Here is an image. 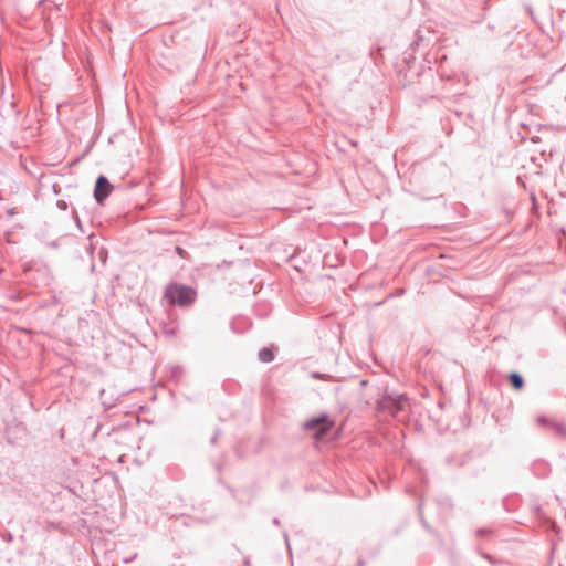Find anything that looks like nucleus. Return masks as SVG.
I'll return each instance as SVG.
<instances>
[{
  "label": "nucleus",
  "instance_id": "obj_1",
  "mask_svg": "<svg viewBox=\"0 0 566 566\" xmlns=\"http://www.w3.org/2000/svg\"><path fill=\"white\" fill-rule=\"evenodd\" d=\"M196 296L193 289L178 283L169 284L165 290V298L168 303L181 307L191 305Z\"/></svg>",
  "mask_w": 566,
  "mask_h": 566
},
{
  "label": "nucleus",
  "instance_id": "obj_2",
  "mask_svg": "<svg viewBox=\"0 0 566 566\" xmlns=\"http://www.w3.org/2000/svg\"><path fill=\"white\" fill-rule=\"evenodd\" d=\"M407 397L405 395L385 396L377 406L379 411L388 412L392 417H397L407 406Z\"/></svg>",
  "mask_w": 566,
  "mask_h": 566
},
{
  "label": "nucleus",
  "instance_id": "obj_3",
  "mask_svg": "<svg viewBox=\"0 0 566 566\" xmlns=\"http://www.w3.org/2000/svg\"><path fill=\"white\" fill-rule=\"evenodd\" d=\"M333 423L328 420L327 416L323 415L314 418L305 423V429L313 431L315 439L323 438L332 428Z\"/></svg>",
  "mask_w": 566,
  "mask_h": 566
},
{
  "label": "nucleus",
  "instance_id": "obj_4",
  "mask_svg": "<svg viewBox=\"0 0 566 566\" xmlns=\"http://www.w3.org/2000/svg\"><path fill=\"white\" fill-rule=\"evenodd\" d=\"M112 185L106 177L99 176L96 180L94 196L97 202H103L112 191Z\"/></svg>",
  "mask_w": 566,
  "mask_h": 566
},
{
  "label": "nucleus",
  "instance_id": "obj_5",
  "mask_svg": "<svg viewBox=\"0 0 566 566\" xmlns=\"http://www.w3.org/2000/svg\"><path fill=\"white\" fill-rule=\"evenodd\" d=\"M258 356L262 363H271L274 359L272 349L268 347L262 348Z\"/></svg>",
  "mask_w": 566,
  "mask_h": 566
},
{
  "label": "nucleus",
  "instance_id": "obj_6",
  "mask_svg": "<svg viewBox=\"0 0 566 566\" xmlns=\"http://www.w3.org/2000/svg\"><path fill=\"white\" fill-rule=\"evenodd\" d=\"M509 379L515 389H522L524 386L523 377L517 373H511Z\"/></svg>",
  "mask_w": 566,
  "mask_h": 566
},
{
  "label": "nucleus",
  "instance_id": "obj_7",
  "mask_svg": "<svg viewBox=\"0 0 566 566\" xmlns=\"http://www.w3.org/2000/svg\"><path fill=\"white\" fill-rule=\"evenodd\" d=\"M549 427L562 437H566V424L562 422H551Z\"/></svg>",
  "mask_w": 566,
  "mask_h": 566
},
{
  "label": "nucleus",
  "instance_id": "obj_8",
  "mask_svg": "<svg viewBox=\"0 0 566 566\" xmlns=\"http://www.w3.org/2000/svg\"><path fill=\"white\" fill-rule=\"evenodd\" d=\"M500 213L503 214L505 220H507V221H510L513 218V212L510 209H507V208H503L500 211Z\"/></svg>",
  "mask_w": 566,
  "mask_h": 566
},
{
  "label": "nucleus",
  "instance_id": "obj_9",
  "mask_svg": "<svg viewBox=\"0 0 566 566\" xmlns=\"http://www.w3.org/2000/svg\"><path fill=\"white\" fill-rule=\"evenodd\" d=\"M175 250H176V252H177V254H178L179 256H181V258H186L187 253H186V251H185L182 248H180V247H176V249H175Z\"/></svg>",
  "mask_w": 566,
  "mask_h": 566
},
{
  "label": "nucleus",
  "instance_id": "obj_10",
  "mask_svg": "<svg viewBox=\"0 0 566 566\" xmlns=\"http://www.w3.org/2000/svg\"><path fill=\"white\" fill-rule=\"evenodd\" d=\"M539 424H549L551 422L545 417H539L537 419Z\"/></svg>",
  "mask_w": 566,
  "mask_h": 566
},
{
  "label": "nucleus",
  "instance_id": "obj_11",
  "mask_svg": "<svg viewBox=\"0 0 566 566\" xmlns=\"http://www.w3.org/2000/svg\"><path fill=\"white\" fill-rule=\"evenodd\" d=\"M57 206L62 209H66V203L64 201H57Z\"/></svg>",
  "mask_w": 566,
  "mask_h": 566
},
{
  "label": "nucleus",
  "instance_id": "obj_12",
  "mask_svg": "<svg viewBox=\"0 0 566 566\" xmlns=\"http://www.w3.org/2000/svg\"><path fill=\"white\" fill-rule=\"evenodd\" d=\"M312 376L315 378H318V379H323V377H324L323 375L317 374V373H314Z\"/></svg>",
  "mask_w": 566,
  "mask_h": 566
},
{
  "label": "nucleus",
  "instance_id": "obj_13",
  "mask_svg": "<svg viewBox=\"0 0 566 566\" xmlns=\"http://www.w3.org/2000/svg\"><path fill=\"white\" fill-rule=\"evenodd\" d=\"M526 9H527V12L530 13V15H533V10H532V8H531L530 6H527V7H526Z\"/></svg>",
  "mask_w": 566,
  "mask_h": 566
}]
</instances>
